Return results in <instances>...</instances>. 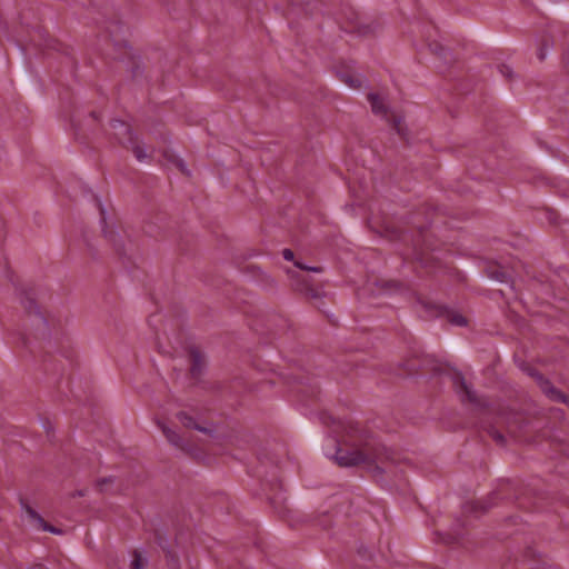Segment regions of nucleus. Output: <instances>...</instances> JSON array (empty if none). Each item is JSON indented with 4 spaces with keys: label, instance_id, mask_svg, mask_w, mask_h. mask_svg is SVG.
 <instances>
[{
    "label": "nucleus",
    "instance_id": "1",
    "mask_svg": "<svg viewBox=\"0 0 569 569\" xmlns=\"http://www.w3.org/2000/svg\"><path fill=\"white\" fill-rule=\"evenodd\" d=\"M356 446L357 448L351 451L342 449L337 450L335 459L340 467L377 463V468L383 470L378 463L393 461L392 451L373 438H367Z\"/></svg>",
    "mask_w": 569,
    "mask_h": 569
},
{
    "label": "nucleus",
    "instance_id": "2",
    "mask_svg": "<svg viewBox=\"0 0 569 569\" xmlns=\"http://www.w3.org/2000/svg\"><path fill=\"white\" fill-rule=\"evenodd\" d=\"M452 382L455 390L462 402H469L478 409L489 407V401L476 392V390L466 381L461 372H456L453 375Z\"/></svg>",
    "mask_w": 569,
    "mask_h": 569
},
{
    "label": "nucleus",
    "instance_id": "3",
    "mask_svg": "<svg viewBox=\"0 0 569 569\" xmlns=\"http://www.w3.org/2000/svg\"><path fill=\"white\" fill-rule=\"evenodd\" d=\"M189 360L191 377L198 379L206 368V357L199 348L191 347L189 349Z\"/></svg>",
    "mask_w": 569,
    "mask_h": 569
},
{
    "label": "nucleus",
    "instance_id": "4",
    "mask_svg": "<svg viewBox=\"0 0 569 569\" xmlns=\"http://www.w3.org/2000/svg\"><path fill=\"white\" fill-rule=\"evenodd\" d=\"M538 386L540 387L541 391L552 401L569 403V398L556 387H553L552 383L543 376L538 377Z\"/></svg>",
    "mask_w": 569,
    "mask_h": 569
},
{
    "label": "nucleus",
    "instance_id": "5",
    "mask_svg": "<svg viewBox=\"0 0 569 569\" xmlns=\"http://www.w3.org/2000/svg\"><path fill=\"white\" fill-rule=\"evenodd\" d=\"M118 136H119L120 142L123 146L130 148L133 151L137 159L140 160L142 158V153H141L139 146L133 140V133H132L131 128L127 124L120 123Z\"/></svg>",
    "mask_w": 569,
    "mask_h": 569
},
{
    "label": "nucleus",
    "instance_id": "6",
    "mask_svg": "<svg viewBox=\"0 0 569 569\" xmlns=\"http://www.w3.org/2000/svg\"><path fill=\"white\" fill-rule=\"evenodd\" d=\"M164 437L167 440L178 449L182 451H189V445L184 441L182 437H180L176 430L169 428L163 423H159Z\"/></svg>",
    "mask_w": 569,
    "mask_h": 569
},
{
    "label": "nucleus",
    "instance_id": "7",
    "mask_svg": "<svg viewBox=\"0 0 569 569\" xmlns=\"http://www.w3.org/2000/svg\"><path fill=\"white\" fill-rule=\"evenodd\" d=\"M486 272L488 277L499 281V282H508L510 280V274L508 270L499 264H490L487 267Z\"/></svg>",
    "mask_w": 569,
    "mask_h": 569
},
{
    "label": "nucleus",
    "instance_id": "8",
    "mask_svg": "<svg viewBox=\"0 0 569 569\" xmlns=\"http://www.w3.org/2000/svg\"><path fill=\"white\" fill-rule=\"evenodd\" d=\"M177 419L186 428L196 429V430H198L200 432H203V433H209L210 432V430L208 428H204V427L198 425L191 416H189L188 413H186L183 411H180V412L177 413Z\"/></svg>",
    "mask_w": 569,
    "mask_h": 569
},
{
    "label": "nucleus",
    "instance_id": "9",
    "mask_svg": "<svg viewBox=\"0 0 569 569\" xmlns=\"http://www.w3.org/2000/svg\"><path fill=\"white\" fill-rule=\"evenodd\" d=\"M27 512H28L30 519L37 526V528L42 529L43 531L52 532L54 535H61L62 533V531L60 529H57V528H54L52 526L47 525L44 522V520L38 513H36L33 510L28 509Z\"/></svg>",
    "mask_w": 569,
    "mask_h": 569
},
{
    "label": "nucleus",
    "instance_id": "10",
    "mask_svg": "<svg viewBox=\"0 0 569 569\" xmlns=\"http://www.w3.org/2000/svg\"><path fill=\"white\" fill-rule=\"evenodd\" d=\"M368 100L370 102V106H371V109H372V112L376 113V114H386L387 110H386V107L382 102V100L380 99V97L376 93H369L368 94Z\"/></svg>",
    "mask_w": 569,
    "mask_h": 569
},
{
    "label": "nucleus",
    "instance_id": "11",
    "mask_svg": "<svg viewBox=\"0 0 569 569\" xmlns=\"http://www.w3.org/2000/svg\"><path fill=\"white\" fill-rule=\"evenodd\" d=\"M446 318L451 325L459 327L467 326V319L458 312L446 310Z\"/></svg>",
    "mask_w": 569,
    "mask_h": 569
},
{
    "label": "nucleus",
    "instance_id": "12",
    "mask_svg": "<svg viewBox=\"0 0 569 569\" xmlns=\"http://www.w3.org/2000/svg\"><path fill=\"white\" fill-rule=\"evenodd\" d=\"M339 78L341 79V81H343L346 84H348L352 89H358L361 87L360 79L350 74L349 72H340Z\"/></svg>",
    "mask_w": 569,
    "mask_h": 569
},
{
    "label": "nucleus",
    "instance_id": "13",
    "mask_svg": "<svg viewBox=\"0 0 569 569\" xmlns=\"http://www.w3.org/2000/svg\"><path fill=\"white\" fill-rule=\"evenodd\" d=\"M428 47L432 53L447 60L449 52L441 43L433 41V42L428 43Z\"/></svg>",
    "mask_w": 569,
    "mask_h": 569
},
{
    "label": "nucleus",
    "instance_id": "14",
    "mask_svg": "<svg viewBox=\"0 0 569 569\" xmlns=\"http://www.w3.org/2000/svg\"><path fill=\"white\" fill-rule=\"evenodd\" d=\"M166 558H167V565L170 569H180L179 560H178V557L176 556V553L168 550L166 552Z\"/></svg>",
    "mask_w": 569,
    "mask_h": 569
},
{
    "label": "nucleus",
    "instance_id": "15",
    "mask_svg": "<svg viewBox=\"0 0 569 569\" xmlns=\"http://www.w3.org/2000/svg\"><path fill=\"white\" fill-rule=\"evenodd\" d=\"M131 569H140L141 567V556L138 551L134 552L133 558L130 562Z\"/></svg>",
    "mask_w": 569,
    "mask_h": 569
},
{
    "label": "nucleus",
    "instance_id": "16",
    "mask_svg": "<svg viewBox=\"0 0 569 569\" xmlns=\"http://www.w3.org/2000/svg\"><path fill=\"white\" fill-rule=\"evenodd\" d=\"M103 232H104L106 237L113 243V246L116 248H119V243H118L119 236L113 231L104 230Z\"/></svg>",
    "mask_w": 569,
    "mask_h": 569
},
{
    "label": "nucleus",
    "instance_id": "17",
    "mask_svg": "<svg viewBox=\"0 0 569 569\" xmlns=\"http://www.w3.org/2000/svg\"><path fill=\"white\" fill-rule=\"evenodd\" d=\"M467 507L469 508L470 511H477L478 509L486 511L489 509V506H485L480 502H471V503H468Z\"/></svg>",
    "mask_w": 569,
    "mask_h": 569
},
{
    "label": "nucleus",
    "instance_id": "18",
    "mask_svg": "<svg viewBox=\"0 0 569 569\" xmlns=\"http://www.w3.org/2000/svg\"><path fill=\"white\" fill-rule=\"evenodd\" d=\"M393 129L400 134V136H405V128L402 126V121L401 119H396L393 120Z\"/></svg>",
    "mask_w": 569,
    "mask_h": 569
},
{
    "label": "nucleus",
    "instance_id": "19",
    "mask_svg": "<svg viewBox=\"0 0 569 569\" xmlns=\"http://www.w3.org/2000/svg\"><path fill=\"white\" fill-rule=\"evenodd\" d=\"M296 266L301 269V270H307V271H313V272H321L322 271V268L321 267H308V266H305L300 262H296Z\"/></svg>",
    "mask_w": 569,
    "mask_h": 569
},
{
    "label": "nucleus",
    "instance_id": "20",
    "mask_svg": "<svg viewBox=\"0 0 569 569\" xmlns=\"http://www.w3.org/2000/svg\"><path fill=\"white\" fill-rule=\"evenodd\" d=\"M490 436L492 437L493 440H496L498 443H503L505 442V437L502 433H500L499 431L497 430H491L490 431Z\"/></svg>",
    "mask_w": 569,
    "mask_h": 569
},
{
    "label": "nucleus",
    "instance_id": "21",
    "mask_svg": "<svg viewBox=\"0 0 569 569\" xmlns=\"http://www.w3.org/2000/svg\"><path fill=\"white\" fill-rule=\"evenodd\" d=\"M525 370L528 373V376L532 377L537 382H538V377L542 376L540 372H538L536 369H533L531 367H527Z\"/></svg>",
    "mask_w": 569,
    "mask_h": 569
},
{
    "label": "nucleus",
    "instance_id": "22",
    "mask_svg": "<svg viewBox=\"0 0 569 569\" xmlns=\"http://www.w3.org/2000/svg\"><path fill=\"white\" fill-rule=\"evenodd\" d=\"M282 256H283V258H284L286 260H288V261L293 260V257H295L293 251H292V250H290V249H283V251H282Z\"/></svg>",
    "mask_w": 569,
    "mask_h": 569
},
{
    "label": "nucleus",
    "instance_id": "23",
    "mask_svg": "<svg viewBox=\"0 0 569 569\" xmlns=\"http://www.w3.org/2000/svg\"><path fill=\"white\" fill-rule=\"evenodd\" d=\"M500 72H501L503 76L508 77V78H510V77L512 76V71H511V69H510L509 67H507V66H501V67H500Z\"/></svg>",
    "mask_w": 569,
    "mask_h": 569
},
{
    "label": "nucleus",
    "instance_id": "24",
    "mask_svg": "<svg viewBox=\"0 0 569 569\" xmlns=\"http://www.w3.org/2000/svg\"><path fill=\"white\" fill-rule=\"evenodd\" d=\"M176 164H177V167L179 168V170H180L181 172H183V173H186V174H189V171L187 170L186 164L183 163V161H182V160H177V161H176Z\"/></svg>",
    "mask_w": 569,
    "mask_h": 569
},
{
    "label": "nucleus",
    "instance_id": "25",
    "mask_svg": "<svg viewBox=\"0 0 569 569\" xmlns=\"http://www.w3.org/2000/svg\"><path fill=\"white\" fill-rule=\"evenodd\" d=\"M537 56H538V59H539L540 61L545 60V58H546V50H545V48H543V47H541V48H539V49H538V53H537Z\"/></svg>",
    "mask_w": 569,
    "mask_h": 569
},
{
    "label": "nucleus",
    "instance_id": "26",
    "mask_svg": "<svg viewBox=\"0 0 569 569\" xmlns=\"http://www.w3.org/2000/svg\"><path fill=\"white\" fill-rule=\"evenodd\" d=\"M28 569H47V568L41 563H33Z\"/></svg>",
    "mask_w": 569,
    "mask_h": 569
}]
</instances>
